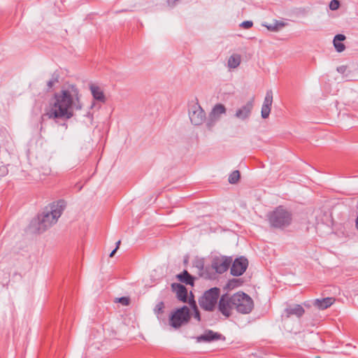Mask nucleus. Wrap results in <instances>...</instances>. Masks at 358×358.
I'll return each instance as SVG.
<instances>
[{"mask_svg": "<svg viewBox=\"0 0 358 358\" xmlns=\"http://www.w3.org/2000/svg\"><path fill=\"white\" fill-rule=\"evenodd\" d=\"M253 25L252 21H244L241 24V27L243 29H250Z\"/></svg>", "mask_w": 358, "mask_h": 358, "instance_id": "31", "label": "nucleus"}, {"mask_svg": "<svg viewBox=\"0 0 358 358\" xmlns=\"http://www.w3.org/2000/svg\"><path fill=\"white\" fill-rule=\"evenodd\" d=\"M340 6V2L338 0H331L329 3V8L331 10H336Z\"/></svg>", "mask_w": 358, "mask_h": 358, "instance_id": "27", "label": "nucleus"}, {"mask_svg": "<svg viewBox=\"0 0 358 358\" xmlns=\"http://www.w3.org/2000/svg\"><path fill=\"white\" fill-rule=\"evenodd\" d=\"M189 117L192 124L201 125L206 119L205 111L197 102H194L189 107Z\"/></svg>", "mask_w": 358, "mask_h": 358, "instance_id": "8", "label": "nucleus"}, {"mask_svg": "<svg viewBox=\"0 0 358 358\" xmlns=\"http://www.w3.org/2000/svg\"><path fill=\"white\" fill-rule=\"evenodd\" d=\"M233 301L234 309L239 313L248 314L254 308L253 300L244 292H238L234 294Z\"/></svg>", "mask_w": 358, "mask_h": 358, "instance_id": "4", "label": "nucleus"}, {"mask_svg": "<svg viewBox=\"0 0 358 358\" xmlns=\"http://www.w3.org/2000/svg\"><path fill=\"white\" fill-rule=\"evenodd\" d=\"M58 83V77L53 76L52 78L48 82L47 85L49 89L52 88L55 83Z\"/></svg>", "mask_w": 358, "mask_h": 358, "instance_id": "30", "label": "nucleus"}, {"mask_svg": "<svg viewBox=\"0 0 358 358\" xmlns=\"http://www.w3.org/2000/svg\"><path fill=\"white\" fill-rule=\"evenodd\" d=\"M164 304L162 301L159 302L155 307L154 311L156 314H161L163 313Z\"/></svg>", "mask_w": 358, "mask_h": 358, "instance_id": "26", "label": "nucleus"}, {"mask_svg": "<svg viewBox=\"0 0 358 358\" xmlns=\"http://www.w3.org/2000/svg\"><path fill=\"white\" fill-rule=\"evenodd\" d=\"M240 284H239V280L238 279H232V280H230L228 282V285L227 286L229 287V288H235L238 286H239Z\"/></svg>", "mask_w": 358, "mask_h": 358, "instance_id": "29", "label": "nucleus"}, {"mask_svg": "<svg viewBox=\"0 0 358 358\" xmlns=\"http://www.w3.org/2000/svg\"><path fill=\"white\" fill-rule=\"evenodd\" d=\"M316 358H320V357H317Z\"/></svg>", "mask_w": 358, "mask_h": 358, "instance_id": "37", "label": "nucleus"}, {"mask_svg": "<svg viewBox=\"0 0 358 358\" xmlns=\"http://www.w3.org/2000/svg\"><path fill=\"white\" fill-rule=\"evenodd\" d=\"M345 69V67L344 66H340L337 69V71L340 73H343Z\"/></svg>", "mask_w": 358, "mask_h": 358, "instance_id": "33", "label": "nucleus"}, {"mask_svg": "<svg viewBox=\"0 0 358 358\" xmlns=\"http://www.w3.org/2000/svg\"><path fill=\"white\" fill-rule=\"evenodd\" d=\"M240 178V173L238 171H233L229 177V182L231 184H235L238 182V180Z\"/></svg>", "mask_w": 358, "mask_h": 358, "instance_id": "24", "label": "nucleus"}, {"mask_svg": "<svg viewBox=\"0 0 358 358\" xmlns=\"http://www.w3.org/2000/svg\"><path fill=\"white\" fill-rule=\"evenodd\" d=\"M83 108L81 94L78 88L73 85L64 86L54 94L49 111L50 119L69 120L74 112Z\"/></svg>", "mask_w": 358, "mask_h": 358, "instance_id": "1", "label": "nucleus"}, {"mask_svg": "<svg viewBox=\"0 0 358 358\" xmlns=\"http://www.w3.org/2000/svg\"><path fill=\"white\" fill-rule=\"evenodd\" d=\"M220 296V289L213 287L205 292L203 295L199 299L200 306L208 311H213Z\"/></svg>", "mask_w": 358, "mask_h": 358, "instance_id": "6", "label": "nucleus"}, {"mask_svg": "<svg viewBox=\"0 0 358 358\" xmlns=\"http://www.w3.org/2000/svg\"><path fill=\"white\" fill-rule=\"evenodd\" d=\"M221 335L211 330H208L203 334L196 338V342H211L220 339Z\"/></svg>", "mask_w": 358, "mask_h": 358, "instance_id": "14", "label": "nucleus"}, {"mask_svg": "<svg viewBox=\"0 0 358 358\" xmlns=\"http://www.w3.org/2000/svg\"><path fill=\"white\" fill-rule=\"evenodd\" d=\"M231 259L225 257H215L212 262V267L218 273H223L229 267Z\"/></svg>", "mask_w": 358, "mask_h": 358, "instance_id": "11", "label": "nucleus"}, {"mask_svg": "<svg viewBox=\"0 0 358 358\" xmlns=\"http://www.w3.org/2000/svg\"><path fill=\"white\" fill-rule=\"evenodd\" d=\"M241 61V56L239 55H232L228 59L227 66L229 69H236L240 65Z\"/></svg>", "mask_w": 358, "mask_h": 358, "instance_id": "21", "label": "nucleus"}, {"mask_svg": "<svg viewBox=\"0 0 358 358\" xmlns=\"http://www.w3.org/2000/svg\"><path fill=\"white\" fill-rule=\"evenodd\" d=\"M120 244V241H118L117 242V245H116V246H118V247H119Z\"/></svg>", "mask_w": 358, "mask_h": 358, "instance_id": "36", "label": "nucleus"}, {"mask_svg": "<svg viewBox=\"0 0 358 358\" xmlns=\"http://www.w3.org/2000/svg\"><path fill=\"white\" fill-rule=\"evenodd\" d=\"M273 103V92L272 90H268L266 93V96L262 105L269 106L271 108Z\"/></svg>", "mask_w": 358, "mask_h": 358, "instance_id": "22", "label": "nucleus"}, {"mask_svg": "<svg viewBox=\"0 0 358 358\" xmlns=\"http://www.w3.org/2000/svg\"><path fill=\"white\" fill-rule=\"evenodd\" d=\"M192 308H193V310H194V317L197 320V321H200L201 320V317H200V313H199V311L197 308V306L195 304V303H193L192 304Z\"/></svg>", "mask_w": 358, "mask_h": 358, "instance_id": "28", "label": "nucleus"}, {"mask_svg": "<svg viewBox=\"0 0 358 358\" xmlns=\"http://www.w3.org/2000/svg\"><path fill=\"white\" fill-rule=\"evenodd\" d=\"M233 301V295L228 294L222 295L218 303L219 311L226 317H229L231 315V310L234 309Z\"/></svg>", "mask_w": 358, "mask_h": 358, "instance_id": "9", "label": "nucleus"}, {"mask_svg": "<svg viewBox=\"0 0 358 358\" xmlns=\"http://www.w3.org/2000/svg\"><path fill=\"white\" fill-rule=\"evenodd\" d=\"M334 302V299L331 297H327L322 299H315L313 305L320 310H324L330 307Z\"/></svg>", "mask_w": 358, "mask_h": 358, "instance_id": "17", "label": "nucleus"}, {"mask_svg": "<svg viewBox=\"0 0 358 358\" xmlns=\"http://www.w3.org/2000/svg\"><path fill=\"white\" fill-rule=\"evenodd\" d=\"M90 90L94 100L105 103L106 96L103 90L99 86L92 84L90 85Z\"/></svg>", "mask_w": 358, "mask_h": 358, "instance_id": "16", "label": "nucleus"}, {"mask_svg": "<svg viewBox=\"0 0 358 358\" xmlns=\"http://www.w3.org/2000/svg\"><path fill=\"white\" fill-rule=\"evenodd\" d=\"M118 249V246H116V248L110 252V257H113L114 255L115 254L117 250Z\"/></svg>", "mask_w": 358, "mask_h": 358, "instance_id": "34", "label": "nucleus"}, {"mask_svg": "<svg viewBox=\"0 0 358 358\" xmlns=\"http://www.w3.org/2000/svg\"><path fill=\"white\" fill-rule=\"evenodd\" d=\"M304 313V308L299 304L288 306L285 310V314L287 317H289L291 315H295L297 317H301Z\"/></svg>", "mask_w": 358, "mask_h": 358, "instance_id": "13", "label": "nucleus"}, {"mask_svg": "<svg viewBox=\"0 0 358 358\" xmlns=\"http://www.w3.org/2000/svg\"><path fill=\"white\" fill-rule=\"evenodd\" d=\"M262 25L267 28L271 31H278L285 26V23L283 22L274 20L273 23H263Z\"/></svg>", "mask_w": 358, "mask_h": 358, "instance_id": "19", "label": "nucleus"}, {"mask_svg": "<svg viewBox=\"0 0 358 358\" xmlns=\"http://www.w3.org/2000/svg\"><path fill=\"white\" fill-rule=\"evenodd\" d=\"M193 266L198 269L199 272H201L204 268V259L196 258L193 262Z\"/></svg>", "mask_w": 358, "mask_h": 358, "instance_id": "23", "label": "nucleus"}, {"mask_svg": "<svg viewBox=\"0 0 358 358\" xmlns=\"http://www.w3.org/2000/svg\"><path fill=\"white\" fill-rule=\"evenodd\" d=\"M248 266L247 259L240 257L235 259L231 267V273L234 276H239L242 275L246 270Z\"/></svg>", "mask_w": 358, "mask_h": 358, "instance_id": "12", "label": "nucleus"}, {"mask_svg": "<svg viewBox=\"0 0 358 358\" xmlns=\"http://www.w3.org/2000/svg\"><path fill=\"white\" fill-rule=\"evenodd\" d=\"M171 287L173 291L176 293L178 299L182 302H186L187 291L185 287L179 283H173Z\"/></svg>", "mask_w": 358, "mask_h": 358, "instance_id": "15", "label": "nucleus"}, {"mask_svg": "<svg viewBox=\"0 0 358 358\" xmlns=\"http://www.w3.org/2000/svg\"><path fill=\"white\" fill-rule=\"evenodd\" d=\"M227 112L226 107L222 103L214 106L210 112L208 117L206 119V127L208 130L212 131L216 124L220 121L221 116Z\"/></svg>", "mask_w": 358, "mask_h": 358, "instance_id": "7", "label": "nucleus"}, {"mask_svg": "<svg viewBox=\"0 0 358 358\" xmlns=\"http://www.w3.org/2000/svg\"><path fill=\"white\" fill-rule=\"evenodd\" d=\"M66 207L62 200L52 203L50 208H45L36 219L31 222V228L37 233H43L57 223Z\"/></svg>", "mask_w": 358, "mask_h": 358, "instance_id": "2", "label": "nucleus"}, {"mask_svg": "<svg viewBox=\"0 0 358 358\" xmlns=\"http://www.w3.org/2000/svg\"><path fill=\"white\" fill-rule=\"evenodd\" d=\"M176 277L179 281L186 285H193L194 284V278L187 271H184L182 273L177 275Z\"/></svg>", "mask_w": 358, "mask_h": 358, "instance_id": "20", "label": "nucleus"}, {"mask_svg": "<svg viewBox=\"0 0 358 358\" xmlns=\"http://www.w3.org/2000/svg\"><path fill=\"white\" fill-rule=\"evenodd\" d=\"M271 108L269 106H262L261 115L263 119L268 117L271 113Z\"/></svg>", "mask_w": 358, "mask_h": 358, "instance_id": "25", "label": "nucleus"}, {"mask_svg": "<svg viewBox=\"0 0 358 358\" xmlns=\"http://www.w3.org/2000/svg\"><path fill=\"white\" fill-rule=\"evenodd\" d=\"M118 301L124 306H127L129 303V299L127 297H121L118 299Z\"/></svg>", "mask_w": 358, "mask_h": 358, "instance_id": "32", "label": "nucleus"}, {"mask_svg": "<svg viewBox=\"0 0 358 358\" xmlns=\"http://www.w3.org/2000/svg\"><path fill=\"white\" fill-rule=\"evenodd\" d=\"M345 39V36L343 34H337L334 36L333 43L335 49L338 52H341L345 49V46L341 42Z\"/></svg>", "mask_w": 358, "mask_h": 358, "instance_id": "18", "label": "nucleus"}, {"mask_svg": "<svg viewBox=\"0 0 358 358\" xmlns=\"http://www.w3.org/2000/svg\"><path fill=\"white\" fill-rule=\"evenodd\" d=\"M190 309L187 306L173 311L169 317V324L174 329H178L188 323L190 319Z\"/></svg>", "mask_w": 358, "mask_h": 358, "instance_id": "5", "label": "nucleus"}, {"mask_svg": "<svg viewBox=\"0 0 358 358\" xmlns=\"http://www.w3.org/2000/svg\"><path fill=\"white\" fill-rule=\"evenodd\" d=\"M356 228L358 230V217L356 219Z\"/></svg>", "mask_w": 358, "mask_h": 358, "instance_id": "35", "label": "nucleus"}, {"mask_svg": "<svg viewBox=\"0 0 358 358\" xmlns=\"http://www.w3.org/2000/svg\"><path fill=\"white\" fill-rule=\"evenodd\" d=\"M254 106V99L248 101L245 104L238 108L234 114V117L241 121L248 120L252 113Z\"/></svg>", "mask_w": 358, "mask_h": 358, "instance_id": "10", "label": "nucleus"}, {"mask_svg": "<svg viewBox=\"0 0 358 358\" xmlns=\"http://www.w3.org/2000/svg\"><path fill=\"white\" fill-rule=\"evenodd\" d=\"M268 219L271 227L284 229L291 224L292 215L287 208L280 206L268 214Z\"/></svg>", "mask_w": 358, "mask_h": 358, "instance_id": "3", "label": "nucleus"}]
</instances>
